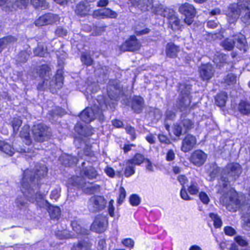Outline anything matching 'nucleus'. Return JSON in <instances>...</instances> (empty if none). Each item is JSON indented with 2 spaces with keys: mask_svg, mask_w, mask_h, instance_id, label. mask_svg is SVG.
I'll return each mask as SVG.
<instances>
[{
  "mask_svg": "<svg viewBox=\"0 0 250 250\" xmlns=\"http://www.w3.org/2000/svg\"><path fill=\"white\" fill-rule=\"evenodd\" d=\"M34 170V171L25 170L21 182L22 192L32 203L38 202L43 198V193L39 190L38 181L47 173V168L43 165L36 166Z\"/></svg>",
  "mask_w": 250,
  "mask_h": 250,
  "instance_id": "nucleus-1",
  "label": "nucleus"
},
{
  "mask_svg": "<svg viewBox=\"0 0 250 250\" xmlns=\"http://www.w3.org/2000/svg\"><path fill=\"white\" fill-rule=\"evenodd\" d=\"M242 173L241 166L236 163L228 164L223 169L219 181V186L226 188L231 181L235 180Z\"/></svg>",
  "mask_w": 250,
  "mask_h": 250,
  "instance_id": "nucleus-2",
  "label": "nucleus"
},
{
  "mask_svg": "<svg viewBox=\"0 0 250 250\" xmlns=\"http://www.w3.org/2000/svg\"><path fill=\"white\" fill-rule=\"evenodd\" d=\"M250 9V0H238L237 3L231 4L227 13L228 21L233 23L238 19L241 10Z\"/></svg>",
  "mask_w": 250,
  "mask_h": 250,
  "instance_id": "nucleus-3",
  "label": "nucleus"
},
{
  "mask_svg": "<svg viewBox=\"0 0 250 250\" xmlns=\"http://www.w3.org/2000/svg\"><path fill=\"white\" fill-rule=\"evenodd\" d=\"M31 131L32 138L36 142L47 141L52 136L50 127L42 123L34 125L32 127Z\"/></svg>",
  "mask_w": 250,
  "mask_h": 250,
  "instance_id": "nucleus-4",
  "label": "nucleus"
},
{
  "mask_svg": "<svg viewBox=\"0 0 250 250\" xmlns=\"http://www.w3.org/2000/svg\"><path fill=\"white\" fill-rule=\"evenodd\" d=\"M191 86L190 85L186 83L180 84V94L176 105L181 111H185L190 104L191 100L189 95L191 89Z\"/></svg>",
  "mask_w": 250,
  "mask_h": 250,
  "instance_id": "nucleus-5",
  "label": "nucleus"
},
{
  "mask_svg": "<svg viewBox=\"0 0 250 250\" xmlns=\"http://www.w3.org/2000/svg\"><path fill=\"white\" fill-rule=\"evenodd\" d=\"M109 104L107 100H104V103H99V109L95 111L96 107L93 108L87 107L84 109L80 114L81 119L85 123H89L93 121L96 117L101 114L103 110L107 108V104Z\"/></svg>",
  "mask_w": 250,
  "mask_h": 250,
  "instance_id": "nucleus-6",
  "label": "nucleus"
},
{
  "mask_svg": "<svg viewBox=\"0 0 250 250\" xmlns=\"http://www.w3.org/2000/svg\"><path fill=\"white\" fill-rule=\"evenodd\" d=\"M228 196L223 195L220 199L221 202L230 211H236L241 204V200L239 199L237 193L233 189H231L228 193Z\"/></svg>",
  "mask_w": 250,
  "mask_h": 250,
  "instance_id": "nucleus-7",
  "label": "nucleus"
},
{
  "mask_svg": "<svg viewBox=\"0 0 250 250\" xmlns=\"http://www.w3.org/2000/svg\"><path fill=\"white\" fill-rule=\"evenodd\" d=\"M106 204V201L103 196L95 195L92 196L88 202V210L96 213L104 209Z\"/></svg>",
  "mask_w": 250,
  "mask_h": 250,
  "instance_id": "nucleus-8",
  "label": "nucleus"
},
{
  "mask_svg": "<svg viewBox=\"0 0 250 250\" xmlns=\"http://www.w3.org/2000/svg\"><path fill=\"white\" fill-rule=\"evenodd\" d=\"M179 11L185 16L184 21L187 24L189 25L193 22L196 11L192 4L185 3L181 5L179 8Z\"/></svg>",
  "mask_w": 250,
  "mask_h": 250,
  "instance_id": "nucleus-9",
  "label": "nucleus"
},
{
  "mask_svg": "<svg viewBox=\"0 0 250 250\" xmlns=\"http://www.w3.org/2000/svg\"><path fill=\"white\" fill-rule=\"evenodd\" d=\"M63 84V79L62 71L58 70L56 74L49 81H47V86L44 84L45 90L46 88L50 89V92L55 93L57 90L61 89Z\"/></svg>",
  "mask_w": 250,
  "mask_h": 250,
  "instance_id": "nucleus-10",
  "label": "nucleus"
},
{
  "mask_svg": "<svg viewBox=\"0 0 250 250\" xmlns=\"http://www.w3.org/2000/svg\"><path fill=\"white\" fill-rule=\"evenodd\" d=\"M37 73L39 77L43 80V81L38 84V89L41 91L44 90V84L47 86L48 80L50 79L51 69L47 64H42L37 68Z\"/></svg>",
  "mask_w": 250,
  "mask_h": 250,
  "instance_id": "nucleus-11",
  "label": "nucleus"
},
{
  "mask_svg": "<svg viewBox=\"0 0 250 250\" xmlns=\"http://www.w3.org/2000/svg\"><path fill=\"white\" fill-rule=\"evenodd\" d=\"M59 20L57 15L52 13H47L40 17L35 21L36 26H41L53 24Z\"/></svg>",
  "mask_w": 250,
  "mask_h": 250,
  "instance_id": "nucleus-12",
  "label": "nucleus"
},
{
  "mask_svg": "<svg viewBox=\"0 0 250 250\" xmlns=\"http://www.w3.org/2000/svg\"><path fill=\"white\" fill-rule=\"evenodd\" d=\"M141 44L135 36H132L120 47L123 51H135L140 49Z\"/></svg>",
  "mask_w": 250,
  "mask_h": 250,
  "instance_id": "nucleus-13",
  "label": "nucleus"
},
{
  "mask_svg": "<svg viewBox=\"0 0 250 250\" xmlns=\"http://www.w3.org/2000/svg\"><path fill=\"white\" fill-rule=\"evenodd\" d=\"M107 220L106 218L101 215H98L95 218L91 226V229L97 233L103 232L106 229Z\"/></svg>",
  "mask_w": 250,
  "mask_h": 250,
  "instance_id": "nucleus-14",
  "label": "nucleus"
},
{
  "mask_svg": "<svg viewBox=\"0 0 250 250\" xmlns=\"http://www.w3.org/2000/svg\"><path fill=\"white\" fill-rule=\"evenodd\" d=\"M196 138L191 134H188L183 140L181 149L184 152L191 150L196 146Z\"/></svg>",
  "mask_w": 250,
  "mask_h": 250,
  "instance_id": "nucleus-15",
  "label": "nucleus"
},
{
  "mask_svg": "<svg viewBox=\"0 0 250 250\" xmlns=\"http://www.w3.org/2000/svg\"><path fill=\"white\" fill-rule=\"evenodd\" d=\"M200 76L204 81H208L212 78L214 70L211 64L209 63L201 65L199 68Z\"/></svg>",
  "mask_w": 250,
  "mask_h": 250,
  "instance_id": "nucleus-16",
  "label": "nucleus"
},
{
  "mask_svg": "<svg viewBox=\"0 0 250 250\" xmlns=\"http://www.w3.org/2000/svg\"><path fill=\"white\" fill-rule=\"evenodd\" d=\"M132 6L137 7L142 11L150 10L153 8L152 0H128Z\"/></svg>",
  "mask_w": 250,
  "mask_h": 250,
  "instance_id": "nucleus-17",
  "label": "nucleus"
},
{
  "mask_svg": "<svg viewBox=\"0 0 250 250\" xmlns=\"http://www.w3.org/2000/svg\"><path fill=\"white\" fill-rule=\"evenodd\" d=\"M235 241L238 244L231 245V250H250L248 241L242 236H237L235 237Z\"/></svg>",
  "mask_w": 250,
  "mask_h": 250,
  "instance_id": "nucleus-18",
  "label": "nucleus"
},
{
  "mask_svg": "<svg viewBox=\"0 0 250 250\" xmlns=\"http://www.w3.org/2000/svg\"><path fill=\"white\" fill-rule=\"evenodd\" d=\"M206 159L207 155L203 151L197 150L191 154L190 161L194 165L200 166L204 164Z\"/></svg>",
  "mask_w": 250,
  "mask_h": 250,
  "instance_id": "nucleus-19",
  "label": "nucleus"
},
{
  "mask_svg": "<svg viewBox=\"0 0 250 250\" xmlns=\"http://www.w3.org/2000/svg\"><path fill=\"white\" fill-rule=\"evenodd\" d=\"M94 8V4L89 2H80L76 6L75 12L77 15L85 16L88 14L91 9Z\"/></svg>",
  "mask_w": 250,
  "mask_h": 250,
  "instance_id": "nucleus-20",
  "label": "nucleus"
},
{
  "mask_svg": "<svg viewBox=\"0 0 250 250\" xmlns=\"http://www.w3.org/2000/svg\"><path fill=\"white\" fill-rule=\"evenodd\" d=\"M131 106L132 109L136 113L142 112L144 107V100L140 96H134L131 100Z\"/></svg>",
  "mask_w": 250,
  "mask_h": 250,
  "instance_id": "nucleus-21",
  "label": "nucleus"
},
{
  "mask_svg": "<svg viewBox=\"0 0 250 250\" xmlns=\"http://www.w3.org/2000/svg\"><path fill=\"white\" fill-rule=\"evenodd\" d=\"M180 52V47L173 42H168L166 44L165 52L167 57L169 58H175Z\"/></svg>",
  "mask_w": 250,
  "mask_h": 250,
  "instance_id": "nucleus-22",
  "label": "nucleus"
},
{
  "mask_svg": "<svg viewBox=\"0 0 250 250\" xmlns=\"http://www.w3.org/2000/svg\"><path fill=\"white\" fill-rule=\"evenodd\" d=\"M235 42V45L237 48L243 50L244 52L247 50V42L244 35L242 34L236 35L233 37Z\"/></svg>",
  "mask_w": 250,
  "mask_h": 250,
  "instance_id": "nucleus-23",
  "label": "nucleus"
},
{
  "mask_svg": "<svg viewBox=\"0 0 250 250\" xmlns=\"http://www.w3.org/2000/svg\"><path fill=\"white\" fill-rule=\"evenodd\" d=\"M17 41V39L15 37L11 35L0 39V52Z\"/></svg>",
  "mask_w": 250,
  "mask_h": 250,
  "instance_id": "nucleus-24",
  "label": "nucleus"
},
{
  "mask_svg": "<svg viewBox=\"0 0 250 250\" xmlns=\"http://www.w3.org/2000/svg\"><path fill=\"white\" fill-rule=\"evenodd\" d=\"M80 175L82 176H85L89 179L96 178L97 175V172L92 167H83L81 170Z\"/></svg>",
  "mask_w": 250,
  "mask_h": 250,
  "instance_id": "nucleus-25",
  "label": "nucleus"
},
{
  "mask_svg": "<svg viewBox=\"0 0 250 250\" xmlns=\"http://www.w3.org/2000/svg\"><path fill=\"white\" fill-rule=\"evenodd\" d=\"M46 203L48 205V211L51 218L58 220L61 215V209L57 206L50 205L47 201Z\"/></svg>",
  "mask_w": 250,
  "mask_h": 250,
  "instance_id": "nucleus-26",
  "label": "nucleus"
},
{
  "mask_svg": "<svg viewBox=\"0 0 250 250\" xmlns=\"http://www.w3.org/2000/svg\"><path fill=\"white\" fill-rule=\"evenodd\" d=\"M20 136L23 139V141L27 145H30L32 143V140L29 133V126L24 125L20 132Z\"/></svg>",
  "mask_w": 250,
  "mask_h": 250,
  "instance_id": "nucleus-27",
  "label": "nucleus"
},
{
  "mask_svg": "<svg viewBox=\"0 0 250 250\" xmlns=\"http://www.w3.org/2000/svg\"><path fill=\"white\" fill-rule=\"evenodd\" d=\"M0 151L9 156H12L14 153L12 146L4 141H0Z\"/></svg>",
  "mask_w": 250,
  "mask_h": 250,
  "instance_id": "nucleus-28",
  "label": "nucleus"
},
{
  "mask_svg": "<svg viewBox=\"0 0 250 250\" xmlns=\"http://www.w3.org/2000/svg\"><path fill=\"white\" fill-rule=\"evenodd\" d=\"M71 225L73 230L78 234L88 235L89 233L88 229L81 227L78 221L74 220L72 221Z\"/></svg>",
  "mask_w": 250,
  "mask_h": 250,
  "instance_id": "nucleus-29",
  "label": "nucleus"
},
{
  "mask_svg": "<svg viewBox=\"0 0 250 250\" xmlns=\"http://www.w3.org/2000/svg\"><path fill=\"white\" fill-rule=\"evenodd\" d=\"M91 243L85 241H81L74 243L71 250H91Z\"/></svg>",
  "mask_w": 250,
  "mask_h": 250,
  "instance_id": "nucleus-30",
  "label": "nucleus"
},
{
  "mask_svg": "<svg viewBox=\"0 0 250 250\" xmlns=\"http://www.w3.org/2000/svg\"><path fill=\"white\" fill-rule=\"evenodd\" d=\"M238 111L245 115H248L250 113V103L247 101L241 100L238 106Z\"/></svg>",
  "mask_w": 250,
  "mask_h": 250,
  "instance_id": "nucleus-31",
  "label": "nucleus"
},
{
  "mask_svg": "<svg viewBox=\"0 0 250 250\" xmlns=\"http://www.w3.org/2000/svg\"><path fill=\"white\" fill-rule=\"evenodd\" d=\"M135 166L130 162L127 160L124 168V174L126 177H129L135 173Z\"/></svg>",
  "mask_w": 250,
  "mask_h": 250,
  "instance_id": "nucleus-32",
  "label": "nucleus"
},
{
  "mask_svg": "<svg viewBox=\"0 0 250 250\" xmlns=\"http://www.w3.org/2000/svg\"><path fill=\"white\" fill-rule=\"evenodd\" d=\"M180 120V123L186 133L193 127L194 123L191 120L183 117V115Z\"/></svg>",
  "mask_w": 250,
  "mask_h": 250,
  "instance_id": "nucleus-33",
  "label": "nucleus"
},
{
  "mask_svg": "<svg viewBox=\"0 0 250 250\" xmlns=\"http://www.w3.org/2000/svg\"><path fill=\"white\" fill-rule=\"evenodd\" d=\"M114 83H116V87H114V90H112V87H108L107 88V92L109 98L114 101H117L118 99V91L119 89L120 86L117 84L116 82H115Z\"/></svg>",
  "mask_w": 250,
  "mask_h": 250,
  "instance_id": "nucleus-34",
  "label": "nucleus"
},
{
  "mask_svg": "<svg viewBox=\"0 0 250 250\" xmlns=\"http://www.w3.org/2000/svg\"><path fill=\"white\" fill-rule=\"evenodd\" d=\"M228 96L226 92H221L215 97V104L220 107H223L225 105Z\"/></svg>",
  "mask_w": 250,
  "mask_h": 250,
  "instance_id": "nucleus-35",
  "label": "nucleus"
},
{
  "mask_svg": "<svg viewBox=\"0 0 250 250\" xmlns=\"http://www.w3.org/2000/svg\"><path fill=\"white\" fill-rule=\"evenodd\" d=\"M169 21V24L171 28L173 30H179L180 28V21L178 18L174 14L173 16H171L169 19H168Z\"/></svg>",
  "mask_w": 250,
  "mask_h": 250,
  "instance_id": "nucleus-36",
  "label": "nucleus"
},
{
  "mask_svg": "<svg viewBox=\"0 0 250 250\" xmlns=\"http://www.w3.org/2000/svg\"><path fill=\"white\" fill-rule=\"evenodd\" d=\"M221 45L224 49L230 51L234 46L235 42L233 37L232 38H227L221 42Z\"/></svg>",
  "mask_w": 250,
  "mask_h": 250,
  "instance_id": "nucleus-37",
  "label": "nucleus"
},
{
  "mask_svg": "<svg viewBox=\"0 0 250 250\" xmlns=\"http://www.w3.org/2000/svg\"><path fill=\"white\" fill-rule=\"evenodd\" d=\"M145 160L146 159L142 154L137 153L132 158L128 160V161L130 162L131 163H132L135 167L136 166H140Z\"/></svg>",
  "mask_w": 250,
  "mask_h": 250,
  "instance_id": "nucleus-38",
  "label": "nucleus"
},
{
  "mask_svg": "<svg viewBox=\"0 0 250 250\" xmlns=\"http://www.w3.org/2000/svg\"><path fill=\"white\" fill-rule=\"evenodd\" d=\"M172 131L173 134L178 137H179L181 135L186 133L180 123H176L173 124Z\"/></svg>",
  "mask_w": 250,
  "mask_h": 250,
  "instance_id": "nucleus-39",
  "label": "nucleus"
},
{
  "mask_svg": "<svg viewBox=\"0 0 250 250\" xmlns=\"http://www.w3.org/2000/svg\"><path fill=\"white\" fill-rule=\"evenodd\" d=\"M71 182L73 185L78 186L79 188H83L85 184V180L82 176L72 177Z\"/></svg>",
  "mask_w": 250,
  "mask_h": 250,
  "instance_id": "nucleus-40",
  "label": "nucleus"
},
{
  "mask_svg": "<svg viewBox=\"0 0 250 250\" xmlns=\"http://www.w3.org/2000/svg\"><path fill=\"white\" fill-rule=\"evenodd\" d=\"M103 10V19L116 18L118 14L110 8H106L102 9Z\"/></svg>",
  "mask_w": 250,
  "mask_h": 250,
  "instance_id": "nucleus-41",
  "label": "nucleus"
},
{
  "mask_svg": "<svg viewBox=\"0 0 250 250\" xmlns=\"http://www.w3.org/2000/svg\"><path fill=\"white\" fill-rule=\"evenodd\" d=\"M79 128V126L78 125H77L75 127V129L77 131H78V133L81 135L84 136H91L93 134L92 130L89 127H84L80 125V131H78Z\"/></svg>",
  "mask_w": 250,
  "mask_h": 250,
  "instance_id": "nucleus-42",
  "label": "nucleus"
},
{
  "mask_svg": "<svg viewBox=\"0 0 250 250\" xmlns=\"http://www.w3.org/2000/svg\"><path fill=\"white\" fill-rule=\"evenodd\" d=\"M220 171V168L217 167L216 164H211L209 169V175L210 178V181L213 180L218 175Z\"/></svg>",
  "mask_w": 250,
  "mask_h": 250,
  "instance_id": "nucleus-43",
  "label": "nucleus"
},
{
  "mask_svg": "<svg viewBox=\"0 0 250 250\" xmlns=\"http://www.w3.org/2000/svg\"><path fill=\"white\" fill-rule=\"evenodd\" d=\"M188 192L191 195H196L199 191V188L198 183L193 181L190 182L188 188Z\"/></svg>",
  "mask_w": 250,
  "mask_h": 250,
  "instance_id": "nucleus-44",
  "label": "nucleus"
},
{
  "mask_svg": "<svg viewBox=\"0 0 250 250\" xmlns=\"http://www.w3.org/2000/svg\"><path fill=\"white\" fill-rule=\"evenodd\" d=\"M31 3L36 8L44 9L48 7V3L45 0H31Z\"/></svg>",
  "mask_w": 250,
  "mask_h": 250,
  "instance_id": "nucleus-45",
  "label": "nucleus"
},
{
  "mask_svg": "<svg viewBox=\"0 0 250 250\" xmlns=\"http://www.w3.org/2000/svg\"><path fill=\"white\" fill-rule=\"evenodd\" d=\"M82 62L87 66H90L92 64L93 60L89 54L83 53L81 57Z\"/></svg>",
  "mask_w": 250,
  "mask_h": 250,
  "instance_id": "nucleus-46",
  "label": "nucleus"
},
{
  "mask_svg": "<svg viewBox=\"0 0 250 250\" xmlns=\"http://www.w3.org/2000/svg\"><path fill=\"white\" fill-rule=\"evenodd\" d=\"M209 216L213 221L214 226L215 228H220L222 226V221L217 214L213 213H209Z\"/></svg>",
  "mask_w": 250,
  "mask_h": 250,
  "instance_id": "nucleus-47",
  "label": "nucleus"
},
{
  "mask_svg": "<svg viewBox=\"0 0 250 250\" xmlns=\"http://www.w3.org/2000/svg\"><path fill=\"white\" fill-rule=\"evenodd\" d=\"M160 15L167 18L168 19L173 16L175 12L172 9H170L167 8H164L162 10V12H158Z\"/></svg>",
  "mask_w": 250,
  "mask_h": 250,
  "instance_id": "nucleus-48",
  "label": "nucleus"
},
{
  "mask_svg": "<svg viewBox=\"0 0 250 250\" xmlns=\"http://www.w3.org/2000/svg\"><path fill=\"white\" fill-rule=\"evenodd\" d=\"M65 160L67 162H64V164L65 165H67L68 167L72 166L73 165H75L78 161V160L77 157H73L70 155L66 156Z\"/></svg>",
  "mask_w": 250,
  "mask_h": 250,
  "instance_id": "nucleus-49",
  "label": "nucleus"
},
{
  "mask_svg": "<svg viewBox=\"0 0 250 250\" xmlns=\"http://www.w3.org/2000/svg\"><path fill=\"white\" fill-rule=\"evenodd\" d=\"M34 53L35 56L44 57L46 53V49L42 45L38 44V46L34 50Z\"/></svg>",
  "mask_w": 250,
  "mask_h": 250,
  "instance_id": "nucleus-50",
  "label": "nucleus"
},
{
  "mask_svg": "<svg viewBox=\"0 0 250 250\" xmlns=\"http://www.w3.org/2000/svg\"><path fill=\"white\" fill-rule=\"evenodd\" d=\"M129 202L132 206H137L141 202V198L137 194H132L129 197Z\"/></svg>",
  "mask_w": 250,
  "mask_h": 250,
  "instance_id": "nucleus-51",
  "label": "nucleus"
},
{
  "mask_svg": "<svg viewBox=\"0 0 250 250\" xmlns=\"http://www.w3.org/2000/svg\"><path fill=\"white\" fill-rule=\"evenodd\" d=\"M17 207L20 209H22L27 207V203L22 197H18L15 201Z\"/></svg>",
  "mask_w": 250,
  "mask_h": 250,
  "instance_id": "nucleus-52",
  "label": "nucleus"
},
{
  "mask_svg": "<svg viewBox=\"0 0 250 250\" xmlns=\"http://www.w3.org/2000/svg\"><path fill=\"white\" fill-rule=\"evenodd\" d=\"M29 0H15L14 5L20 9L26 8L29 3Z\"/></svg>",
  "mask_w": 250,
  "mask_h": 250,
  "instance_id": "nucleus-53",
  "label": "nucleus"
},
{
  "mask_svg": "<svg viewBox=\"0 0 250 250\" xmlns=\"http://www.w3.org/2000/svg\"><path fill=\"white\" fill-rule=\"evenodd\" d=\"M11 124L14 131H17L19 130L20 126L21 125L22 121L19 118H14L13 119Z\"/></svg>",
  "mask_w": 250,
  "mask_h": 250,
  "instance_id": "nucleus-54",
  "label": "nucleus"
},
{
  "mask_svg": "<svg viewBox=\"0 0 250 250\" xmlns=\"http://www.w3.org/2000/svg\"><path fill=\"white\" fill-rule=\"evenodd\" d=\"M55 34L58 37H63L67 35V30L63 27L60 26L57 28L55 31Z\"/></svg>",
  "mask_w": 250,
  "mask_h": 250,
  "instance_id": "nucleus-55",
  "label": "nucleus"
},
{
  "mask_svg": "<svg viewBox=\"0 0 250 250\" xmlns=\"http://www.w3.org/2000/svg\"><path fill=\"white\" fill-rule=\"evenodd\" d=\"M119 196L118 200V204L121 205L124 202L125 196H126V192L125 188L123 187H120L119 189Z\"/></svg>",
  "mask_w": 250,
  "mask_h": 250,
  "instance_id": "nucleus-56",
  "label": "nucleus"
},
{
  "mask_svg": "<svg viewBox=\"0 0 250 250\" xmlns=\"http://www.w3.org/2000/svg\"><path fill=\"white\" fill-rule=\"evenodd\" d=\"M125 131L127 133L131 136V139L134 140L136 138L135 129L134 127L130 125H126L125 127Z\"/></svg>",
  "mask_w": 250,
  "mask_h": 250,
  "instance_id": "nucleus-57",
  "label": "nucleus"
},
{
  "mask_svg": "<svg viewBox=\"0 0 250 250\" xmlns=\"http://www.w3.org/2000/svg\"><path fill=\"white\" fill-rule=\"evenodd\" d=\"M225 81L228 84H232L236 83V77L233 74H229L226 76Z\"/></svg>",
  "mask_w": 250,
  "mask_h": 250,
  "instance_id": "nucleus-58",
  "label": "nucleus"
},
{
  "mask_svg": "<svg viewBox=\"0 0 250 250\" xmlns=\"http://www.w3.org/2000/svg\"><path fill=\"white\" fill-rule=\"evenodd\" d=\"M28 57L29 55L27 52L22 51L18 55V61L21 62H25L27 60Z\"/></svg>",
  "mask_w": 250,
  "mask_h": 250,
  "instance_id": "nucleus-59",
  "label": "nucleus"
},
{
  "mask_svg": "<svg viewBox=\"0 0 250 250\" xmlns=\"http://www.w3.org/2000/svg\"><path fill=\"white\" fill-rule=\"evenodd\" d=\"M244 223L243 224V227L244 229L246 230H250V213L247 214L246 216L244 217Z\"/></svg>",
  "mask_w": 250,
  "mask_h": 250,
  "instance_id": "nucleus-60",
  "label": "nucleus"
},
{
  "mask_svg": "<svg viewBox=\"0 0 250 250\" xmlns=\"http://www.w3.org/2000/svg\"><path fill=\"white\" fill-rule=\"evenodd\" d=\"M165 116L166 120L173 121L176 117V114L173 111L168 110L166 112Z\"/></svg>",
  "mask_w": 250,
  "mask_h": 250,
  "instance_id": "nucleus-61",
  "label": "nucleus"
},
{
  "mask_svg": "<svg viewBox=\"0 0 250 250\" xmlns=\"http://www.w3.org/2000/svg\"><path fill=\"white\" fill-rule=\"evenodd\" d=\"M201 201L204 204L207 205L209 202V199L208 195L204 192H201L199 194Z\"/></svg>",
  "mask_w": 250,
  "mask_h": 250,
  "instance_id": "nucleus-62",
  "label": "nucleus"
},
{
  "mask_svg": "<svg viewBox=\"0 0 250 250\" xmlns=\"http://www.w3.org/2000/svg\"><path fill=\"white\" fill-rule=\"evenodd\" d=\"M135 33L137 36L142 35L148 34L150 32V29L147 28H145L143 29H141L138 26H136L134 29Z\"/></svg>",
  "mask_w": 250,
  "mask_h": 250,
  "instance_id": "nucleus-63",
  "label": "nucleus"
},
{
  "mask_svg": "<svg viewBox=\"0 0 250 250\" xmlns=\"http://www.w3.org/2000/svg\"><path fill=\"white\" fill-rule=\"evenodd\" d=\"M122 244L125 247L132 248L134 246V241L131 238L124 239L122 241Z\"/></svg>",
  "mask_w": 250,
  "mask_h": 250,
  "instance_id": "nucleus-64",
  "label": "nucleus"
}]
</instances>
